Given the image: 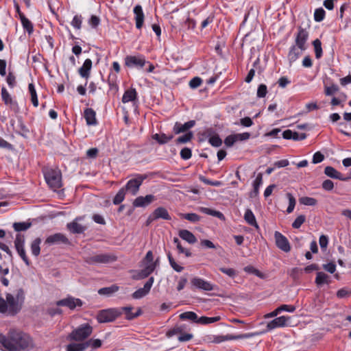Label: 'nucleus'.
I'll return each mask as SVG.
<instances>
[{"instance_id": "1", "label": "nucleus", "mask_w": 351, "mask_h": 351, "mask_svg": "<svg viewBox=\"0 0 351 351\" xmlns=\"http://www.w3.org/2000/svg\"><path fill=\"white\" fill-rule=\"evenodd\" d=\"M0 343L8 351H27L35 346L29 334L15 329L10 330L7 335L0 333Z\"/></svg>"}, {"instance_id": "2", "label": "nucleus", "mask_w": 351, "mask_h": 351, "mask_svg": "<svg viewBox=\"0 0 351 351\" xmlns=\"http://www.w3.org/2000/svg\"><path fill=\"white\" fill-rule=\"evenodd\" d=\"M24 302L23 291L20 289L16 295L7 293L5 299L0 296V313L10 316L16 315L22 308Z\"/></svg>"}, {"instance_id": "3", "label": "nucleus", "mask_w": 351, "mask_h": 351, "mask_svg": "<svg viewBox=\"0 0 351 351\" xmlns=\"http://www.w3.org/2000/svg\"><path fill=\"white\" fill-rule=\"evenodd\" d=\"M93 332V327L88 323L82 324L69 335V339L81 341L87 339Z\"/></svg>"}, {"instance_id": "4", "label": "nucleus", "mask_w": 351, "mask_h": 351, "mask_svg": "<svg viewBox=\"0 0 351 351\" xmlns=\"http://www.w3.org/2000/svg\"><path fill=\"white\" fill-rule=\"evenodd\" d=\"M117 259V256L112 253H99L85 258V262L88 265H101L113 263Z\"/></svg>"}, {"instance_id": "5", "label": "nucleus", "mask_w": 351, "mask_h": 351, "mask_svg": "<svg viewBox=\"0 0 351 351\" xmlns=\"http://www.w3.org/2000/svg\"><path fill=\"white\" fill-rule=\"evenodd\" d=\"M47 184L53 190L62 186V173L59 169H49L44 173Z\"/></svg>"}, {"instance_id": "6", "label": "nucleus", "mask_w": 351, "mask_h": 351, "mask_svg": "<svg viewBox=\"0 0 351 351\" xmlns=\"http://www.w3.org/2000/svg\"><path fill=\"white\" fill-rule=\"evenodd\" d=\"M121 315V310L118 308H108L99 311L97 315V319L99 323H107L114 321Z\"/></svg>"}, {"instance_id": "7", "label": "nucleus", "mask_w": 351, "mask_h": 351, "mask_svg": "<svg viewBox=\"0 0 351 351\" xmlns=\"http://www.w3.org/2000/svg\"><path fill=\"white\" fill-rule=\"evenodd\" d=\"M146 178L147 176L145 175L138 174L134 178L130 179L123 187L125 191H128L132 195H136L143 180L146 179Z\"/></svg>"}, {"instance_id": "8", "label": "nucleus", "mask_w": 351, "mask_h": 351, "mask_svg": "<svg viewBox=\"0 0 351 351\" xmlns=\"http://www.w3.org/2000/svg\"><path fill=\"white\" fill-rule=\"evenodd\" d=\"M14 247L19 256L25 262L27 266L30 265V261L27 258L25 250V237L21 234H17L14 240Z\"/></svg>"}, {"instance_id": "9", "label": "nucleus", "mask_w": 351, "mask_h": 351, "mask_svg": "<svg viewBox=\"0 0 351 351\" xmlns=\"http://www.w3.org/2000/svg\"><path fill=\"white\" fill-rule=\"evenodd\" d=\"M259 333L258 332H249L245 334H240L237 335H217L215 336L213 340V342L216 343H219L225 341L230 340H237V339H249L252 338Z\"/></svg>"}, {"instance_id": "10", "label": "nucleus", "mask_w": 351, "mask_h": 351, "mask_svg": "<svg viewBox=\"0 0 351 351\" xmlns=\"http://www.w3.org/2000/svg\"><path fill=\"white\" fill-rule=\"evenodd\" d=\"M147 63L145 57L142 55L127 56L125 58V64L128 67L142 69Z\"/></svg>"}, {"instance_id": "11", "label": "nucleus", "mask_w": 351, "mask_h": 351, "mask_svg": "<svg viewBox=\"0 0 351 351\" xmlns=\"http://www.w3.org/2000/svg\"><path fill=\"white\" fill-rule=\"evenodd\" d=\"M1 98L4 104L9 106L10 110L15 114L20 112V108L18 102L14 99L5 87L1 88Z\"/></svg>"}, {"instance_id": "12", "label": "nucleus", "mask_w": 351, "mask_h": 351, "mask_svg": "<svg viewBox=\"0 0 351 351\" xmlns=\"http://www.w3.org/2000/svg\"><path fill=\"white\" fill-rule=\"evenodd\" d=\"M82 304L83 302L80 299L75 298L71 296L60 300L56 302L58 306H66L71 310H73L76 307H81Z\"/></svg>"}, {"instance_id": "13", "label": "nucleus", "mask_w": 351, "mask_h": 351, "mask_svg": "<svg viewBox=\"0 0 351 351\" xmlns=\"http://www.w3.org/2000/svg\"><path fill=\"white\" fill-rule=\"evenodd\" d=\"M308 38V32L306 29L299 27L295 35L294 45L298 47L301 49H306V43Z\"/></svg>"}, {"instance_id": "14", "label": "nucleus", "mask_w": 351, "mask_h": 351, "mask_svg": "<svg viewBox=\"0 0 351 351\" xmlns=\"http://www.w3.org/2000/svg\"><path fill=\"white\" fill-rule=\"evenodd\" d=\"M274 238L276 246L285 252H289L291 250L290 243L287 238L280 232L276 231Z\"/></svg>"}, {"instance_id": "15", "label": "nucleus", "mask_w": 351, "mask_h": 351, "mask_svg": "<svg viewBox=\"0 0 351 351\" xmlns=\"http://www.w3.org/2000/svg\"><path fill=\"white\" fill-rule=\"evenodd\" d=\"M191 283L192 286H193L196 289H199L206 291L214 290L215 287L210 282L198 277H195L192 278L191 280Z\"/></svg>"}, {"instance_id": "16", "label": "nucleus", "mask_w": 351, "mask_h": 351, "mask_svg": "<svg viewBox=\"0 0 351 351\" xmlns=\"http://www.w3.org/2000/svg\"><path fill=\"white\" fill-rule=\"evenodd\" d=\"M154 281V277H150L144 285L143 288L137 289L132 293V298L134 299H141L147 295L153 285Z\"/></svg>"}, {"instance_id": "17", "label": "nucleus", "mask_w": 351, "mask_h": 351, "mask_svg": "<svg viewBox=\"0 0 351 351\" xmlns=\"http://www.w3.org/2000/svg\"><path fill=\"white\" fill-rule=\"evenodd\" d=\"M45 243L49 245H58L60 243L69 244V241L67 237L62 233H56L49 236L46 240Z\"/></svg>"}, {"instance_id": "18", "label": "nucleus", "mask_w": 351, "mask_h": 351, "mask_svg": "<svg viewBox=\"0 0 351 351\" xmlns=\"http://www.w3.org/2000/svg\"><path fill=\"white\" fill-rule=\"evenodd\" d=\"M195 125V121L191 120L184 123H181L180 122H176L173 128V132L175 134H178L180 133H184L189 132V130L194 127Z\"/></svg>"}, {"instance_id": "19", "label": "nucleus", "mask_w": 351, "mask_h": 351, "mask_svg": "<svg viewBox=\"0 0 351 351\" xmlns=\"http://www.w3.org/2000/svg\"><path fill=\"white\" fill-rule=\"evenodd\" d=\"M289 319V317L280 316L275 318L269 322L267 325V330H271L276 328L284 327L287 325V321Z\"/></svg>"}, {"instance_id": "20", "label": "nucleus", "mask_w": 351, "mask_h": 351, "mask_svg": "<svg viewBox=\"0 0 351 351\" xmlns=\"http://www.w3.org/2000/svg\"><path fill=\"white\" fill-rule=\"evenodd\" d=\"M154 200L155 197L153 195H147L145 197L138 196L134 200L133 206L134 207H145Z\"/></svg>"}, {"instance_id": "21", "label": "nucleus", "mask_w": 351, "mask_h": 351, "mask_svg": "<svg viewBox=\"0 0 351 351\" xmlns=\"http://www.w3.org/2000/svg\"><path fill=\"white\" fill-rule=\"evenodd\" d=\"M134 14L135 15V21H136V27L137 29H141L143 27V22H144V13L143 11V8L141 5H136L134 8Z\"/></svg>"}, {"instance_id": "22", "label": "nucleus", "mask_w": 351, "mask_h": 351, "mask_svg": "<svg viewBox=\"0 0 351 351\" xmlns=\"http://www.w3.org/2000/svg\"><path fill=\"white\" fill-rule=\"evenodd\" d=\"M92 64V60L88 58L85 60L83 65L78 70L79 74L82 77L87 80L90 77Z\"/></svg>"}, {"instance_id": "23", "label": "nucleus", "mask_w": 351, "mask_h": 351, "mask_svg": "<svg viewBox=\"0 0 351 351\" xmlns=\"http://www.w3.org/2000/svg\"><path fill=\"white\" fill-rule=\"evenodd\" d=\"M84 117L88 125H96L97 124L96 112L92 108H86L84 112Z\"/></svg>"}, {"instance_id": "24", "label": "nucleus", "mask_w": 351, "mask_h": 351, "mask_svg": "<svg viewBox=\"0 0 351 351\" xmlns=\"http://www.w3.org/2000/svg\"><path fill=\"white\" fill-rule=\"evenodd\" d=\"M78 218H76L74 221L67 223V229L73 234H82L86 230V228L77 222Z\"/></svg>"}, {"instance_id": "25", "label": "nucleus", "mask_w": 351, "mask_h": 351, "mask_svg": "<svg viewBox=\"0 0 351 351\" xmlns=\"http://www.w3.org/2000/svg\"><path fill=\"white\" fill-rule=\"evenodd\" d=\"M306 49H301L295 45H293L291 47L289 54H288V58L289 60V62L291 64L294 62L302 53Z\"/></svg>"}, {"instance_id": "26", "label": "nucleus", "mask_w": 351, "mask_h": 351, "mask_svg": "<svg viewBox=\"0 0 351 351\" xmlns=\"http://www.w3.org/2000/svg\"><path fill=\"white\" fill-rule=\"evenodd\" d=\"M154 217L156 219H162L165 220H171V217L167 210L164 207H158L153 212Z\"/></svg>"}, {"instance_id": "27", "label": "nucleus", "mask_w": 351, "mask_h": 351, "mask_svg": "<svg viewBox=\"0 0 351 351\" xmlns=\"http://www.w3.org/2000/svg\"><path fill=\"white\" fill-rule=\"evenodd\" d=\"M158 264V258L155 261V263L146 265L145 267L139 272V278L143 279L148 277L154 271Z\"/></svg>"}, {"instance_id": "28", "label": "nucleus", "mask_w": 351, "mask_h": 351, "mask_svg": "<svg viewBox=\"0 0 351 351\" xmlns=\"http://www.w3.org/2000/svg\"><path fill=\"white\" fill-rule=\"evenodd\" d=\"M263 184V175L258 173L253 182V191L250 192V197L253 198L258 196L259 193V188Z\"/></svg>"}, {"instance_id": "29", "label": "nucleus", "mask_w": 351, "mask_h": 351, "mask_svg": "<svg viewBox=\"0 0 351 351\" xmlns=\"http://www.w3.org/2000/svg\"><path fill=\"white\" fill-rule=\"evenodd\" d=\"M180 237L190 244H193L197 241L195 235L187 230H181L179 231Z\"/></svg>"}, {"instance_id": "30", "label": "nucleus", "mask_w": 351, "mask_h": 351, "mask_svg": "<svg viewBox=\"0 0 351 351\" xmlns=\"http://www.w3.org/2000/svg\"><path fill=\"white\" fill-rule=\"evenodd\" d=\"M137 98V92L135 88H131L125 91L122 97V102L125 104L133 101Z\"/></svg>"}, {"instance_id": "31", "label": "nucleus", "mask_w": 351, "mask_h": 351, "mask_svg": "<svg viewBox=\"0 0 351 351\" xmlns=\"http://www.w3.org/2000/svg\"><path fill=\"white\" fill-rule=\"evenodd\" d=\"M324 173L331 178L335 179H338L339 180H345L346 179L342 177L341 173L337 171L334 167L331 166H327L324 169Z\"/></svg>"}, {"instance_id": "32", "label": "nucleus", "mask_w": 351, "mask_h": 351, "mask_svg": "<svg viewBox=\"0 0 351 351\" xmlns=\"http://www.w3.org/2000/svg\"><path fill=\"white\" fill-rule=\"evenodd\" d=\"M244 219L249 225L258 228V225L256 222V217L251 209H246L244 214Z\"/></svg>"}, {"instance_id": "33", "label": "nucleus", "mask_w": 351, "mask_h": 351, "mask_svg": "<svg viewBox=\"0 0 351 351\" xmlns=\"http://www.w3.org/2000/svg\"><path fill=\"white\" fill-rule=\"evenodd\" d=\"M20 20L23 29L27 31L29 34H32L34 31L33 24L23 13H20Z\"/></svg>"}, {"instance_id": "34", "label": "nucleus", "mask_w": 351, "mask_h": 351, "mask_svg": "<svg viewBox=\"0 0 351 351\" xmlns=\"http://www.w3.org/2000/svg\"><path fill=\"white\" fill-rule=\"evenodd\" d=\"M87 348L86 342L72 343L66 346V351H84Z\"/></svg>"}, {"instance_id": "35", "label": "nucleus", "mask_w": 351, "mask_h": 351, "mask_svg": "<svg viewBox=\"0 0 351 351\" xmlns=\"http://www.w3.org/2000/svg\"><path fill=\"white\" fill-rule=\"evenodd\" d=\"M199 318L197 315L193 311H187L180 315V319L182 320H191L194 323L198 324Z\"/></svg>"}, {"instance_id": "36", "label": "nucleus", "mask_w": 351, "mask_h": 351, "mask_svg": "<svg viewBox=\"0 0 351 351\" xmlns=\"http://www.w3.org/2000/svg\"><path fill=\"white\" fill-rule=\"evenodd\" d=\"M199 210L200 212H202V213H204V214H206V215H211V216H213V217H217L219 219H224V216H223V213H221L219 211L210 209L209 208L199 207Z\"/></svg>"}, {"instance_id": "37", "label": "nucleus", "mask_w": 351, "mask_h": 351, "mask_svg": "<svg viewBox=\"0 0 351 351\" xmlns=\"http://www.w3.org/2000/svg\"><path fill=\"white\" fill-rule=\"evenodd\" d=\"M153 139L156 140L159 144L163 145L168 143L173 138V135L167 136L165 134H155L152 136Z\"/></svg>"}, {"instance_id": "38", "label": "nucleus", "mask_w": 351, "mask_h": 351, "mask_svg": "<svg viewBox=\"0 0 351 351\" xmlns=\"http://www.w3.org/2000/svg\"><path fill=\"white\" fill-rule=\"evenodd\" d=\"M40 243H41V239L40 238L35 239L31 243L30 248H31L32 254L36 257L38 256L40 254Z\"/></svg>"}, {"instance_id": "39", "label": "nucleus", "mask_w": 351, "mask_h": 351, "mask_svg": "<svg viewBox=\"0 0 351 351\" xmlns=\"http://www.w3.org/2000/svg\"><path fill=\"white\" fill-rule=\"evenodd\" d=\"M119 290V287L116 285H112L108 287L101 288L98 290L99 295H104L106 296H110Z\"/></svg>"}, {"instance_id": "40", "label": "nucleus", "mask_w": 351, "mask_h": 351, "mask_svg": "<svg viewBox=\"0 0 351 351\" xmlns=\"http://www.w3.org/2000/svg\"><path fill=\"white\" fill-rule=\"evenodd\" d=\"M13 228L16 232L25 231L32 226V222L23 221V222H15L13 223Z\"/></svg>"}, {"instance_id": "41", "label": "nucleus", "mask_w": 351, "mask_h": 351, "mask_svg": "<svg viewBox=\"0 0 351 351\" xmlns=\"http://www.w3.org/2000/svg\"><path fill=\"white\" fill-rule=\"evenodd\" d=\"M221 319L220 316H216L213 317H208L206 316H202L199 318L198 324H202V325H207L216 322H218Z\"/></svg>"}, {"instance_id": "42", "label": "nucleus", "mask_w": 351, "mask_h": 351, "mask_svg": "<svg viewBox=\"0 0 351 351\" xmlns=\"http://www.w3.org/2000/svg\"><path fill=\"white\" fill-rule=\"evenodd\" d=\"M328 276L324 272L319 271L317 273V276L315 278V283L318 285H322L324 284H328Z\"/></svg>"}, {"instance_id": "43", "label": "nucleus", "mask_w": 351, "mask_h": 351, "mask_svg": "<svg viewBox=\"0 0 351 351\" xmlns=\"http://www.w3.org/2000/svg\"><path fill=\"white\" fill-rule=\"evenodd\" d=\"M28 89L31 95L32 104L34 106L37 107L38 106V100L34 85L32 83L29 84L28 85Z\"/></svg>"}, {"instance_id": "44", "label": "nucleus", "mask_w": 351, "mask_h": 351, "mask_svg": "<svg viewBox=\"0 0 351 351\" xmlns=\"http://www.w3.org/2000/svg\"><path fill=\"white\" fill-rule=\"evenodd\" d=\"M18 122L19 130V131H16V132L23 136H26V135L29 133V130L24 123L21 117H18Z\"/></svg>"}, {"instance_id": "45", "label": "nucleus", "mask_w": 351, "mask_h": 351, "mask_svg": "<svg viewBox=\"0 0 351 351\" xmlns=\"http://www.w3.org/2000/svg\"><path fill=\"white\" fill-rule=\"evenodd\" d=\"M193 137V133L192 132H187L184 135L179 136L176 140V144H184L191 141Z\"/></svg>"}, {"instance_id": "46", "label": "nucleus", "mask_w": 351, "mask_h": 351, "mask_svg": "<svg viewBox=\"0 0 351 351\" xmlns=\"http://www.w3.org/2000/svg\"><path fill=\"white\" fill-rule=\"evenodd\" d=\"M313 45L314 47L315 57L317 59H319L322 56V43L319 39H315L313 42Z\"/></svg>"}, {"instance_id": "47", "label": "nucleus", "mask_w": 351, "mask_h": 351, "mask_svg": "<svg viewBox=\"0 0 351 351\" xmlns=\"http://www.w3.org/2000/svg\"><path fill=\"white\" fill-rule=\"evenodd\" d=\"M167 258H168V260H169V264L171 265V267L177 272H181L183 269H184V267L178 265L176 263V262L175 261L174 258H173L170 252H168L167 253Z\"/></svg>"}, {"instance_id": "48", "label": "nucleus", "mask_w": 351, "mask_h": 351, "mask_svg": "<svg viewBox=\"0 0 351 351\" xmlns=\"http://www.w3.org/2000/svg\"><path fill=\"white\" fill-rule=\"evenodd\" d=\"M299 202L305 206H315L317 204V200L315 198L310 197H302L299 199Z\"/></svg>"}, {"instance_id": "49", "label": "nucleus", "mask_w": 351, "mask_h": 351, "mask_svg": "<svg viewBox=\"0 0 351 351\" xmlns=\"http://www.w3.org/2000/svg\"><path fill=\"white\" fill-rule=\"evenodd\" d=\"M125 195V189L121 188L118 191V193H117L115 197H114L113 204L115 205H118V204H121L124 200Z\"/></svg>"}, {"instance_id": "50", "label": "nucleus", "mask_w": 351, "mask_h": 351, "mask_svg": "<svg viewBox=\"0 0 351 351\" xmlns=\"http://www.w3.org/2000/svg\"><path fill=\"white\" fill-rule=\"evenodd\" d=\"M325 14L326 12L322 8H317L314 12V20L316 22H321L324 19Z\"/></svg>"}, {"instance_id": "51", "label": "nucleus", "mask_w": 351, "mask_h": 351, "mask_svg": "<svg viewBox=\"0 0 351 351\" xmlns=\"http://www.w3.org/2000/svg\"><path fill=\"white\" fill-rule=\"evenodd\" d=\"M181 217L191 222H197L200 220L201 217L196 213H184L180 215Z\"/></svg>"}, {"instance_id": "52", "label": "nucleus", "mask_w": 351, "mask_h": 351, "mask_svg": "<svg viewBox=\"0 0 351 351\" xmlns=\"http://www.w3.org/2000/svg\"><path fill=\"white\" fill-rule=\"evenodd\" d=\"M287 197L289 199V206L287 208V212L288 213H291L293 211L295 206V198L293 196V195L290 193H287Z\"/></svg>"}, {"instance_id": "53", "label": "nucleus", "mask_w": 351, "mask_h": 351, "mask_svg": "<svg viewBox=\"0 0 351 351\" xmlns=\"http://www.w3.org/2000/svg\"><path fill=\"white\" fill-rule=\"evenodd\" d=\"M86 344L88 347H91L92 349H97L100 348L102 345V342L100 339H90L89 340L85 341Z\"/></svg>"}, {"instance_id": "54", "label": "nucleus", "mask_w": 351, "mask_h": 351, "mask_svg": "<svg viewBox=\"0 0 351 351\" xmlns=\"http://www.w3.org/2000/svg\"><path fill=\"white\" fill-rule=\"evenodd\" d=\"M132 309L133 308L132 306H123L118 308V310H121V314L123 313V312L125 313V319L128 320H132L134 319V313L132 312Z\"/></svg>"}, {"instance_id": "55", "label": "nucleus", "mask_w": 351, "mask_h": 351, "mask_svg": "<svg viewBox=\"0 0 351 351\" xmlns=\"http://www.w3.org/2000/svg\"><path fill=\"white\" fill-rule=\"evenodd\" d=\"M82 16L79 14H76L74 16L71 25L76 29H80L82 27Z\"/></svg>"}, {"instance_id": "56", "label": "nucleus", "mask_w": 351, "mask_h": 351, "mask_svg": "<svg viewBox=\"0 0 351 351\" xmlns=\"http://www.w3.org/2000/svg\"><path fill=\"white\" fill-rule=\"evenodd\" d=\"M209 143L215 147H219L222 144V140L218 134L213 135L208 138Z\"/></svg>"}, {"instance_id": "57", "label": "nucleus", "mask_w": 351, "mask_h": 351, "mask_svg": "<svg viewBox=\"0 0 351 351\" xmlns=\"http://www.w3.org/2000/svg\"><path fill=\"white\" fill-rule=\"evenodd\" d=\"M244 271L248 274H252L261 278H264V275L259 270H258L253 266H246L245 267H244Z\"/></svg>"}, {"instance_id": "58", "label": "nucleus", "mask_w": 351, "mask_h": 351, "mask_svg": "<svg viewBox=\"0 0 351 351\" xmlns=\"http://www.w3.org/2000/svg\"><path fill=\"white\" fill-rule=\"evenodd\" d=\"M306 217L304 215H300L296 217L292 223V227L295 229H298L305 222Z\"/></svg>"}, {"instance_id": "59", "label": "nucleus", "mask_w": 351, "mask_h": 351, "mask_svg": "<svg viewBox=\"0 0 351 351\" xmlns=\"http://www.w3.org/2000/svg\"><path fill=\"white\" fill-rule=\"evenodd\" d=\"M267 93V87L265 84H261L258 86L257 89L256 95L258 98H263L266 96Z\"/></svg>"}, {"instance_id": "60", "label": "nucleus", "mask_w": 351, "mask_h": 351, "mask_svg": "<svg viewBox=\"0 0 351 351\" xmlns=\"http://www.w3.org/2000/svg\"><path fill=\"white\" fill-rule=\"evenodd\" d=\"M202 83V80L199 77H194L189 82V86L194 89L199 87Z\"/></svg>"}, {"instance_id": "61", "label": "nucleus", "mask_w": 351, "mask_h": 351, "mask_svg": "<svg viewBox=\"0 0 351 351\" xmlns=\"http://www.w3.org/2000/svg\"><path fill=\"white\" fill-rule=\"evenodd\" d=\"M191 150L188 147H184L180 151V156L183 160H189L191 158Z\"/></svg>"}, {"instance_id": "62", "label": "nucleus", "mask_w": 351, "mask_h": 351, "mask_svg": "<svg viewBox=\"0 0 351 351\" xmlns=\"http://www.w3.org/2000/svg\"><path fill=\"white\" fill-rule=\"evenodd\" d=\"M339 90V87L337 84H332L330 86L325 87V94L328 96L335 94Z\"/></svg>"}, {"instance_id": "63", "label": "nucleus", "mask_w": 351, "mask_h": 351, "mask_svg": "<svg viewBox=\"0 0 351 351\" xmlns=\"http://www.w3.org/2000/svg\"><path fill=\"white\" fill-rule=\"evenodd\" d=\"M6 82L10 88H13L15 86L16 83V77L14 76V75L12 73L9 72V73L6 77Z\"/></svg>"}, {"instance_id": "64", "label": "nucleus", "mask_w": 351, "mask_h": 351, "mask_svg": "<svg viewBox=\"0 0 351 351\" xmlns=\"http://www.w3.org/2000/svg\"><path fill=\"white\" fill-rule=\"evenodd\" d=\"M324 159V156L319 152H317L313 154L312 162L317 164L322 162Z\"/></svg>"}]
</instances>
